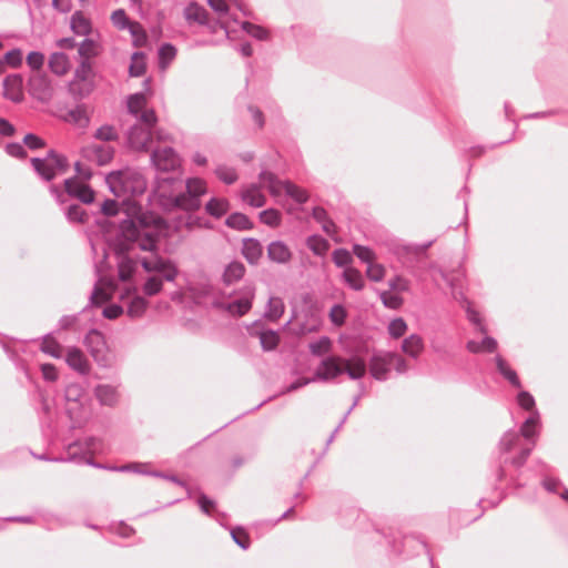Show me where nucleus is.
Segmentation results:
<instances>
[{"instance_id": "obj_1", "label": "nucleus", "mask_w": 568, "mask_h": 568, "mask_svg": "<svg viewBox=\"0 0 568 568\" xmlns=\"http://www.w3.org/2000/svg\"><path fill=\"white\" fill-rule=\"evenodd\" d=\"M121 241L119 251L121 256L119 258V278L122 282L131 280L132 275L136 272V261L128 256L125 253L132 252L136 248L140 251L152 252L156 247L155 239L148 232L141 230L132 220H124L120 225Z\"/></svg>"}, {"instance_id": "obj_2", "label": "nucleus", "mask_w": 568, "mask_h": 568, "mask_svg": "<svg viewBox=\"0 0 568 568\" xmlns=\"http://www.w3.org/2000/svg\"><path fill=\"white\" fill-rule=\"evenodd\" d=\"M366 371V362L358 355L351 356L349 358L331 355L320 363L313 378L297 379L287 387V392L296 390L314 381L329 382L342 374H347L351 379H361L365 376Z\"/></svg>"}, {"instance_id": "obj_3", "label": "nucleus", "mask_w": 568, "mask_h": 568, "mask_svg": "<svg viewBox=\"0 0 568 568\" xmlns=\"http://www.w3.org/2000/svg\"><path fill=\"white\" fill-rule=\"evenodd\" d=\"M101 52L98 34L87 37L78 44L80 64L73 74V95H88L94 85L93 59Z\"/></svg>"}, {"instance_id": "obj_4", "label": "nucleus", "mask_w": 568, "mask_h": 568, "mask_svg": "<svg viewBox=\"0 0 568 568\" xmlns=\"http://www.w3.org/2000/svg\"><path fill=\"white\" fill-rule=\"evenodd\" d=\"M105 182L116 197H123L124 200L130 196L141 195L146 189L144 176L136 169L132 168L110 172L105 178Z\"/></svg>"}, {"instance_id": "obj_5", "label": "nucleus", "mask_w": 568, "mask_h": 568, "mask_svg": "<svg viewBox=\"0 0 568 568\" xmlns=\"http://www.w3.org/2000/svg\"><path fill=\"white\" fill-rule=\"evenodd\" d=\"M156 121L153 110H145L141 113L139 121L130 128L126 134L128 144L132 150L139 152L149 150L152 141V130Z\"/></svg>"}, {"instance_id": "obj_6", "label": "nucleus", "mask_w": 568, "mask_h": 568, "mask_svg": "<svg viewBox=\"0 0 568 568\" xmlns=\"http://www.w3.org/2000/svg\"><path fill=\"white\" fill-rule=\"evenodd\" d=\"M31 165L36 173L44 181H52L58 174L67 172L69 160L65 155L51 149L44 158H32Z\"/></svg>"}, {"instance_id": "obj_7", "label": "nucleus", "mask_w": 568, "mask_h": 568, "mask_svg": "<svg viewBox=\"0 0 568 568\" xmlns=\"http://www.w3.org/2000/svg\"><path fill=\"white\" fill-rule=\"evenodd\" d=\"M206 182L200 178H190L185 182V192L172 199V205L176 209L193 212L201 207L202 196L206 194Z\"/></svg>"}, {"instance_id": "obj_8", "label": "nucleus", "mask_w": 568, "mask_h": 568, "mask_svg": "<svg viewBox=\"0 0 568 568\" xmlns=\"http://www.w3.org/2000/svg\"><path fill=\"white\" fill-rule=\"evenodd\" d=\"M261 182L267 186L270 193L274 196L285 192L297 203H305L308 199L307 192L290 181H280L273 173L262 171L258 175Z\"/></svg>"}, {"instance_id": "obj_9", "label": "nucleus", "mask_w": 568, "mask_h": 568, "mask_svg": "<svg viewBox=\"0 0 568 568\" xmlns=\"http://www.w3.org/2000/svg\"><path fill=\"white\" fill-rule=\"evenodd\" d=\"M255 296L254 285H245L239 292V297L232 302H214L213 305L217 308L226 311L232 316H243L251 308Z\"/></svg>"}, {"instance_id": "obj_10", "label": "nucleus", "mask_w": 568, "mask_h": 568, "mask_svg": "<svg viewBox=\"0 0 568 568\" xmlns=\"http://www.w3.org/2000/svg\"><path fill=\"white\" fill-rule=\"evenodd\" d=\"M84 346L90 352L94 361L101 366L111 364V354L103 334L97 329H90L84 337Z\"/></svg>"}, {"instance_id": "obj_11", "label": "nucleus", "mask_w": 568, "mask_h": 568, "mask_svg": "<svg viewBox=\"0 0 568 568\" xmlns=\"http://www.w3.org/2000/svg\"><path fill=\"white\" fill-rule=\"evenodd\" d=\"M101 449L102 443L93 437L85 439L83 444H81L80 442H73V463H84L92 465L97 468H104L115 471L114 468H118V466H103L101 464L92 463V455L99 453Z\"/></svg>"}, {"instance_id": "obj_12", "label": "nucleus", "mask_w": 568, "mask_h": 568, "mask_svg": "<svg viewBox=\"0 0 568 568\" xmlns=\"http://www.w3.org/2000/svg\"><path fill=\"white\" fill-rule=\"evenodd\" d=\"M140 263L145 272L161 275L166 282H174L179 274L178 267L170 260L158 255L143 257Z\"/></svg>"}, {"instance_id": "obj_13", "label": "nucleus", "mask_w": 568, "mask_h": 568, "mask_svg": "<svg viewBox=\"0 0 568 568\" xmlns=\"http://www.w3.org/2000/svg\"><path fill=\"white\" fill-rule=\"evenodd\" d=\"M539 424V413L537 410H534V413L524 422L520 434L523 437H525L527 440H531V445L525 448H521L518 456L514 457L511 459V464L516 467H520L525 464L528 456L530 455L534 446H535V439L534 437L537 435V427Z\"/></svg>"}, {"instance_id": "obj_14", "label": "nucleus", "mask_w": 568, "mask_h": 568, "mask_svg": "<svg viewBox=\"0 0 568 568\" xmlns=\"http://www.w3.org/2000/svg\"><path fill=\"white\" fill-rule=\"evenodd\" d=\"M153 166L161 172H172L180 166V156L170 146L156 149L151 154Z\"/></svg>"}, {"instance_id": "obj_15", "label": "nucleus", "mask_w": 568, "mask_h": 568, "mask_svg": "<svg viewBox=\"0 0 568 568\" xmlns=\"http://www.w3.org/2000/svg\"><path fill=\"white\" fill-rule=\"evenodd\" d=\"M79 404V414L77 416V419L73 417V428L78 425L81 426L83 423H85L88 419L91 418L93 415V402L89 397V395L85 393L84 388L75 387V384L73 383V404ZM75 410V407L73 406V412Z\"/></svg>"}, {"instance_id": "obj_16", "label": "nucleus", "mask_w": 568, "mask_h": 568, "mask_svg": "<svg viewBox=\"0 0 568 568\" xmlns=\"http://www.w3.org/2000/svg\"><path fill=\"white\" fill-rule=\"evenodd\" d=\"M29 93L39 101H47L52 95V88L48 75L43 72H36L28 80Z\"/></svg>"}, {"instance_id": "obj_17", "label": "nucleus", "mask_w": 568, "mask_h": 568, "mask_svg": "<svg viewBox=\"0 0 568 568\" xmlns=\"http://www.w3.org/2000/svg\"><path fill=\"white\" fill-rule=\"evenodd\" d=\"M49 191L55 202L61 206L67 221L71 223V202H69L71 200V176L64 179L62 186L51 184Z\"/></svg>"}, {"instance_id": "obj_18", "label": "nucleus", "mask_w": 568, "mask_h": 568, "mask_svg": "<svg viewBox=\"0 0 568 568\" xmlns=\"http://www.w3.org/2000/svg\"><path fill=\"white\" fill-rule=\"evenodd\" d=\"M390 352L375 353L369 361L371 375L377 381H386L392 371Z\"/></svg>"}, {"instance_id": "obj_19", "label": "nucleus", "mask_w": 568, "mask_h": 568, "mask_svg": "<svg viewBox=\"0 0 568 568\" xmlns=\"http://www.w3.org/2000/svg\"><path fill=\"white\" fill-rule=\"evenodd\" d=\"M444 280L448 283V285L452 287L453 296L456 301L463 304V306L466 308L467 312V318L475 324L480 333H486V327L483 325L479 313H477L475 310L471 308L469 301L466 298L464 293L462 291L457 290V284L455 278H452L445 274H443Z\"/></svg>"}, {"instance_id": "obj_20", "label": "nucleus", "mask_w": 568, "mask_h": 568, "mask_svg": "<svg viewBox=\"0 0 568 568\" xmlns=\"http://www.w3.org/2000/svg\"><path fill=\"white\" fill-rule=\"evenodd\" d=\"M23 77L12 73L3 79V97L12 102H21L23 99Z\"/></svg>"}, {"instance_id": "obj_21", "label": "nucleus", "mask_w": 568, "mask_h": 568, "mask_svg": "<svg viewBox=\"0 0 568 568\" xmlns=\"http://www.w3.org/2000/svg\"><path fill=\"white\" fill-rule=\"evenodd\" d=\"M87 158L94 161L98 165L108 164L114 155V150L110 144L93 143L83 149Z\"/></svg>"}, {"instance_id": "obj_22", "label": "nucleus", "mask_w": 568, "mask_h": 568, "mask_svg": "<svg viewBox=\"0 0 568 568\" xmlns=\"http://www.w3.org/2000/svg\"><path fill=\"white\" fill-rule=\"evenodd\" d=\"M293 253L287 244L283 241H272L267 245V257L273 263L287 264L291 262Z\"/></svg>"}, {"instance_id": "obj_23", "label": "nucleus", "mask_w": 568, "mask_h": 568, "mask_svg": "<svg viewBox=\"0 0 568 568\" xmlns=\"http://www.w3.org/2000/svg\"><path fill=\"white\" fill-rule=\"evenodd\" d=\"M261 186L264 184L260 181L258 184L252 183L243 186L241 192L242 200L253 207H262L266 203V197L261 191ZM265 187H267L265 185Z\"/></svg>"}, {"instance_id": "obj_24", "label": "nucleus", "mask_w": 568, "mask_h": 568, "mask_svg": "<svg viewBox=\"0 0 568 568\" xmlns=\"http://www.w3.org/2000/svg\"><path fill=\"white\" fill-rule=\"evenodd\" d=\"M48 68L53 75L63 77L71 70V61L64 52H53L49 57Z\"/></svg>"}, {"instance_id": "obj_25", "label": "nucleus", "mask_w": 568, "mask_h": 568, "mask_svg": "<svg viewBox=\"0 0 568 568\" xmlns=\"http://www.w3.org/2000/svg\"><path fill=\"white\" fill-rule=\"evenodd\" d=\"M94 395L101 405L110 407L116 405L120 398L118 388L109 384L97 385Z\"/></svg>"}, {"instance_id": "obj_26", "label": "nucleus", "mask_w": 568, "mask_h": 568, "mask_svg": "<svg viewBox=\"0 0 568 568\" xmlns=\"http://www.w3.org/2000/svg\"><path fill=\"white\" fill-rule=\"evenodd\" d=\"M128 315L132 318L141 317L148 307L146 300L136 294V287L128 288Z\"/></svg>"}, {"instance_id": "obj_27", "label": "nucleus", "mask_w": 568, "mask_h": 568, "mask_svg": "<svg viewBox=\"0 0 568 568\" xmlns=\"http://www.w3.org/2000/svg\"><path fill=\"white\" fill-rule=\"evenodd\" d=\"M242 254L250 264L256 265L263 255V246L256 239H245L242 245Z\"/></svg>"}, {"instance_id": "obj_28", "label": "nucleus", "mask_w": 568, "mask_h": 568, "mask_svg": "<svg viewBox=\"0 0 568 568\" xmlns=\"http://www.w3.org/2000/svg\"><path fill=\"white\" fill-rule=\"evenodd\" d=\"M424 349L423 338L417 334H412L402 343V351L412 358H417Z\"/></svg>"}, {"instance_id": "obj_29", "label": "nucleus", "mask_w": 568, "mask_h": 568, "mask_svg": "<svg viewBox=\"0 0 568 568\" xmlns=\"http://www.w3.org/2000/svg\"><path fill=\"white\" fill-rule=\"evenodd\" d=\"M285 305L281 297L272 296L268 298L264 317L271 322H277L284 314Z\"/></svg>"}, {"instance_id": "obj_30", "label": "nucleus", "mask_w": 568, "mask_h": 568, "mask_svg": "<svg viewBox=\"0 0 568 568\" xmlns=\"http://www.w3.org/2000/svg\"><path fill=\"white\" fill-rule=\"evenodd\" d=\"M184 17L187 22H196L199 24L207 23V12L206 10L197 4L196 2H191L184 9Z\"/></svg>"}, {"instance_id": "obj_31", "label": "nucleus", "mask_w": 568, "mask_h": 568, "mask_svg": "<svg viewBox=\"0 0 568 568\" xmlns=\"http://www.w3.org/2000/svg\"><path fill=\"white\" fill-rule=\"evenodd\" d=\"M245 274V266L239 261L231 262L224 270L223 282L231 285L239 282Z\"/></svg>"}, {"instance_id": "obj_32", "label": "nucleus", "mask_w": 568, "mask_h": 568, "mask_svg": "<svg viewBox=\"0 0 568 568\" xmlns=\"http://www.w3.org/2000/svg\"><path fill=\"white\" fill-rule=\"evenodd\" d=\"M466 348L474 354L494 353L497 349V341L493 337L486 336L481 342L468 341Z\"/></svg>"}, {"instance_id": "obj_33", "label": "nucleus", "mask_w": 568, "mask_h": 568, "mask_svg": "<svg viewBox=\"0 0 568 568\" xmlns=\"http://www.w3.org/2000/svg\"><path fill=\"white\" fill-rule=\"evenodd\" d=\"M343 280L354 291H362L365 286V281L362 273L352 266H348L344 270Z\"/></svg>"}, {"instance_id": "obj_34", "label": "nucleus", "mask_w": 568, "mask_h": 568, "mask_svg": "<svg viewBox=\"0 0 568 568\" xmlns=\"http://www.w3.org/2000/svg\"><path fill=\"white\" fill-rule=\"evenodd\" d=\"M230 209L229 201L222 197H212L205 204V211L213 217L220 219Z\"/></svg>"}, {"instance_id": "obj_35", "label": "nucleus", "mask_w": 568, "mask_h": 568, "mask_svg": "<svg viewBox=\"0 0 568 568\" xmlns=\"http://www.w3.org/2000/svg\"><path fill=\"white\" fill-rule=\"evenodd\" d=\"M498 372L514 386L517 388L521 387L520 381L517 376V373L509 367L507 362L500 356L497 355L495 358Z\"/></svg>"}, {"instance_id": "obj_36", "label": "nucleus", "mask_w": 568, "mask_h": 568, "mask_svg": "<svg viewBox=\"0 0 568 568\" xmlns=\"http://www.w3.org/2000/svg\"><path fill=\"white\" fill-rule=\"evenodd\" d=\"M73 33L87 37L95 34L92 32L90 20L87 19L81 12L73 13Z\"/></svg>"}, {"instance_id": "obj_37", "label": "nucleus", "mask_w": 568, "mask_h": 568, "mask_svg": "<svg viewBox=\"0 0 568 568\" xmlns=\"http://www.w3.org/2000/svg\"><path fill=\"white\" fill-rule=\"evenodd\" d=\"M146 99L144 93H135L129 97L128 99V110L131 114L139 118L143 111H145Z\"/></svg>"}, {"instance_id": "obj_38", "label": "nucleus", "mask_w": 568, "mask_h": 568, "mask_svg": "<svg viewBox=\"0 0 568 568\" xmlns=\"http://www.w3.org/2000/svg\"><path fill=\"white\" fill-rule=\"evenodd\" d=\"M307 247L318 256H323L329 248V243L327 240L322 237L321 235H311L306 240Z\"/></svg>"}, {"instance_id": "obj_39", "label": "nucleus", "mask_w": 568, "mask_h": 568, "mask_svg": "<svg viewBox=\"0 0 568 568\" xmlns=\"http://www.w3.org/2000/svg\"><path fill=\"white\" fill-rule=\"evenodd\" d=\"M225 224L229 227L240 231L250 230L253 227V224L250 221V219L245 214L239 212L229 215L225 221Z\"/></svg>"}, {"instance_id": "obj_40", "label": "nucleus", "mask_w": 568, "mask_h": 568, "mask_svg": "<svg viewBox=\"0 0 568 568\" xmlns=\"http://www.w3.org/2000/svg\"><path fill=\"white\" fill-rule=\"evenodd\" d=\"M40 349L52 357L59 358L62 356V348L60 344L52 338L51 334H45L42 338Z\"/></svg>"}, {"instance_id": "obj_41", "label": "nucleus", "mask_w": 568, "mask_h": 568, "mask_svg": "<svg viewBox=\"0 0 568 568\" xmlns=\"http://www.w3.org/2000/svg\"><path fill=\"white\" fill-rule=\"evenodd\" d=\"M165 280L161 275H150L143 284V293L146 296H154L162 291Z\"/></svg>"}, {"instance_id": "obj_42", "label": "nucleus", "mask_w": 568, "mask_h": 568, "mask_svg": "<svg viewBox=\"0 0 568 568\" xmlns=\"http://www.w3.org/2000/svg\"><path fill=\"white\" fill-rule=\"evenodd\" d=\"M73 371H77L80 374V379H85V375L90 369V364L88 359L83 356L80 349L73 347Z\"/></svg>"}, {"instance_id": "obj_43", "label": "nucleus", "mask_w": 568, "mask_h": 568, "mask_svg": "<svg viewBox=\"0 0 568 568\" xmlns=\"http://www.w3.org/2000/svg\"><path fill=\"white\" fill-rule=\"evenodd\" d=\"M258 337L264 351H273L280 343L278 334L272 329L261 332Z\"/></svg>"}, {"instance_id": "obj_44", "label": "nucleus", "mask_w": 568, "mask_h": 568, "mask_svg": "<svg viewBox=\"0 0 568 568\" xmlns=\"http://www.w3.org/2000/svg\"><path fill=\"white\" fill-rule=\"evenodd\" d=\"M308 348L314 356H322L329 353L332 341L328 336H322L316 342L310 343Z\"/></svg>"}, {"instance_id": "obj_45", "label": "nucleus", "mask_w": 568, "mask_h": 568, "mask_svg": "<svg viewBox=\"0 0 568 568\" xmlns=\"http://www.w3.org/2000/svg\"><path fill=\"white\" fill-rule=\"evenodd\" d=\"M146 64L142 52H134L131 58L129 72L131 77H141L144 74Z\"/></svg>"}, {"instance_id": "obj_46", "label": "nucleus", "mask_w": 568, "mask_h": 568, "mask_svg": "<svg viewBox=\"0 0 568 568\" xmlns=\"http://www.w3.org/2000/svg\"><path fill=\"white\" fill-rule=\"evenodd\" d=\"M73 197L79 199L82 203L90 204L94 201V192L91 187L73 181Z\"/></svg>"}, {"instance_id": "obj_47", "label": "nucleus", "mask_w": 568, "mask_h": 568, "mask_svg": "<svg viewBox=\"0 0 568 568\" xmlns=\"http://www.w3.org/2000/svg\"><path fill=\"white\" fill-rule=\"evenodd\" d=\"M176 49L170 43H164L159 49V63L162 69H165L168 64L175 58Z\"/></svg>"}, {"instance_id": "obj_48", "label": "nucleus", "mask_w": 568, "mask_h": 568, "mask_svg": "<svg viewBox=\"0 0 568 568\" xmlns=\"http://www.w3.org/2000/svg\"><path fill=\"white\" fill-rule=\"evenodd\" d=\"M26 62L28 64V67L36 73V72H41L43 65H44V62H45V57L42 52L40 51H31L28 53L27 58H26Z\"/></svg>"}, {"instance_id": "obj_49", "label": "nucleus", "mask_w": 568, "mask_h": 568, "mask_svg": "<svg viewBox=\"0 0 568 568\" xmlns=\"http://www.w3.org/2000/svg\"><path fill=\"white\" fill-rule=\"evenodd\" d=\"M216 176L225 184H233L237 181V173L234 168L226 165H219L215 169Z\"/></svg>"}, {"instance_id": "obj_50", "label": "nucleus", "mask_w": 568, "mask_h": 568, "mask_svg": "<svg viewBox=\"0 0 568 568\" xmlns=\"http://www.w3.org/2000/svg\"><path fill=\"white\" fill-rule=\"evenodd\" d=\"M520 435L515 432H507L504 434L499 442V449L501 453H509L519 443Z\"/></svg>"}, {"instance_id": "obj_51", "label": "nucleus", "mask_w": 568, "mask_h": 568, "mask_svg": "<svg viewBox=\"0 0 568 568\" xmlns=\"http://www.w3.org/2000/svg\"><path fill=\"white\" fill-rule=\"evenodd\" d=\"M260 220L271 227H276L281 224V213L275 209H267L260 213Z\"/></svg>"}, {"instance_id": "obj_52", "label": "nucleus", "mask_w": 568, "mask_h": 568, "mask_svg": "<svg viewBox=\"0 0 568 568\" xmlns=\"http://www.w3.org/2000/svg\"><path fill=\"white\" fill-rule=\"evenodd\" d=\"M242 29L250 34L251 37L257 40H266L268 38V31L261 26L251 23V22H242Z\"/></svg>"}, {"instance_id": "obj_53", "label": "nucleus", "mask_w": 568, "mask_h": 568, "mask_svg": "<svg viewBox=\"0 0 568 568\" xmlns=\"http://www.w3.org/2000/svg\"><path fill=\"white\" fill-rule=\"evenodd\" d=\"M1 60L3 61L4 65L8 64L12 68H19L23 60L22 50L19 48H13L6 52Z\"/></svg>"}, {"instance_id": "obj_54", "label": "nucleus", "mask_w": 568, "mask_h": 568, "mask_svg": "<svg viewBox=\"0 0 568 568\" xmlns=\"http://www.w3.org/2000/svg\"><path fill=\"white\" fill-rule=\"evenodd\" d=\"M353 253L363 262V263H366L367 265H369L371 263H373L376 258V255L375 253L373 252L372 248L367 247V246H364V245H359V244H355L353 246Z\"/></svg>"}, {"instance_id": "obj_55", "label": "nucleus", "mask_w": 568, "mask_h": 568, "mask_svg": "<svg viewBox=\"0 0 568 568\" xmlns=\"http://www.w3.org/2000/svg\"><path fill=\"white\" fill-rule=\"evenodd\" d=\"M90 118L83 105H77L73 108V128L78 126L84 129L88 126Z\"/></svg>"}, {"instance_id": "obj_56", "label": "nucleus", "mask_w": 568, "mask_h": 568, "mask_svg": "<svg viewBox=\"0 0 568 568\" xmlns=\"http://www.w3.org/2000/svg\"><path fill=\"white\" fill-rule=\"evenodd\" d=\"M428 245L424 247H414L410 245L396 244L394 246V252L405 262V257L409 255H418L420 252H424Z\"/></svg>"}, {"instance_id": "obj_57", "label": "nucleus", "mask_w": 568, "mask_h": 568, "mask_svg": "<svg viewBox=\"0 0 568 568\" xmlns=\"http://www.w3.org/2000/svg\"><path fill=\"white\" fill-rule=\"evenodd\" d=\"M407 331V324L402 317L393 320L388 325V333L394 338L402 337Z\"/></svg>"}, {"instance_id": "obj_58", "label": "nucleus", "mask_w": 568, "mask_h": 568, "mask_svg": "<svg viewBox=\"0 0 568 568\" xmlns=\"http://www.w3.org/2000/svg\"><path fill=\"white\" fill-rule=\"evenodd\" d=\"M332 258H333V262L338 267H344L345 266V268H346V267H348V265L352 262V255L345 248H337V250H335L333 252Z\"/></svg>"}, {"instance_id": "obj_59", "label": "nucleus", "mask_w": 568, "mask_h": 568, "mask_svg": "<svg viewBox=\"0 0 568 568\" xmlns=\"http://www.w3.org/2000/svg\"><path fill=\"white\" fill-rule=\"evenodd\" d=\"M347 317V313L342 305H334L329 311V320L336 326L344 325Z\"/></svg>"}, {"instance_id": "obj_60", "label": "nucleus", "mask_w": 568, "mask_h": 568, "mask_svg": "<svg viewBox=\"0 0 568 568\" xmlns=\"http://www.w3.org/2000/svg\"><path fill=\"white\" fill-rule=\"evenodd\" d=\"M22 143L24 146L32 151L47 145L45 140L34 133H27L22 140Z\"/></svg>"}, {"instance_id": "obj_61", "label": "nucleus", "mask_w": 568, "mask_h": 568, "mask_svg": "<svg viewBox=\"0 0 568 568\" xmlns=\"http://www.w3.org/2000/svg\"><path fill=\"white\" fill-rule=\"evenodd\" d=\"M6 153L12 158L23 160L27 158V150L23 143L10 142L6 144Z\"/></svg>"}, {"instance_id": "obj_62", "label": "nucleus", "mask_w": 568, "mask_h": 568, "mask_svg": "<svg viewBox=\"0 0 568 568\" xmlns=\"http://www.w3.org/2000/svg\"><path fill=\"white\" fill-rule=\"evenodd\" d=\"M366 275L373 282H381L385 277V267L373 262L367 265Z\"/></svg>"}, {"instance_id": "obj_63", "label": "nucleus", "mask_w": 568, "mask_h": 568, "mask_svg": "<svg viewBox=\"0 0 568 568\" xmlns=\"http://www.w3.org/2000/svg\"><path fill=\"white\" fill-rule=\"evenodd\" d=\"M388 285L395 292H408L410 290V281L400 275L389 280Z\"/></svg>"}, {"instance_id": "obj_64", "label": "nucleus", "mask_w": 568, "mask_h": 568, "mask_svg": "<svg viewBox=\"0 0 568 568\" xmlns=\"http://www.w3.org/2000/svg\"><path fill=\"white\" fill-rule=\"evenodd\" d=\"M518 405L525 409L534 413L535 409V399L534 397L526 390H521L517 396Z\"/></svg>"}]
</instances>
